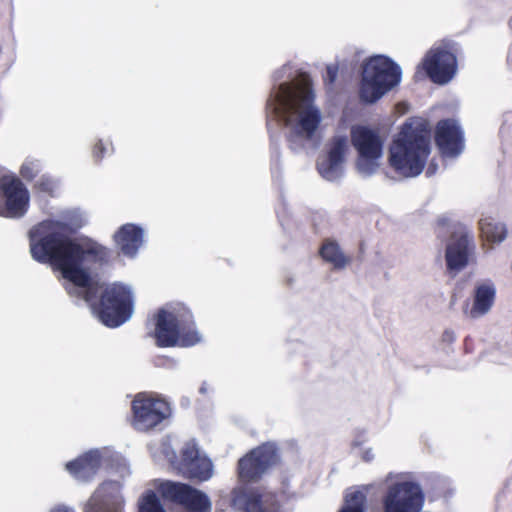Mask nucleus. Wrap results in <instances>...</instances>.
Instances as JSON below:
<instances>
[{
    "mask_svg": "<svg viewBox=\"0 0 512 512\" xmlns=\"http://www.w3.org/2000/svg\"><path fill=\"white\" fill-rule=\"evenodd\" d=\"M68 224L45 220L29 230V245L32 258L42 264L49 263L59 270L64 279L84 288L82 298L90 304L99 320L107 327L116 328L125 323L133 312L131 291L123 284L106 286L96 301L98 287L84 263L105 264L109 260L108 248L87 239L79 242L67 235Z\"/></svg>",
    "mask_w": 512,
    "mask_h": 512,
    "instance_id": "nucleus-1",
    "label": "nucleus"
},
{
    "mask_svg": "<svg viewBox=\"0 0 512 512\" xmlns=\"http://www.w3.org/2000/svg\"><path fill=\"white\" fill-rule=\"evenodd\" d=\"M431 128L426 119L406 120L389 148V165L399 175L410 178L420 175L431 152Z\"/></svg>",
    "mask_w": 512,
    "mask_h": 512,
    "instance_id": "nucleus-2",
    "label": "nucleus"
},
{
    "mask_svg": "<svg viewBox=\"0 0 512 512\" xmlns=\"http://www.w3.org/2000/svg\"><path fill=\"white\" fill-rule=\"evenodd\" d=\"M314 98L313 89L308 83L297 86L282 83L273 99V110L275 114L284 118L287 125L290 123L291 116L298 114V126L310 137L321 121L320 111L313 105Z\"/></svg>",
    "mask_w": 512,
    "mask_h": 512,
    "instance_id": "nucleus-3",
    "label": "nucleus"
},
{
    "mask_svg": "<svg viewBox=\"0 0 512 512\" xmlns=\"http://www.w3.org/2000/svg\"><path fill=\"white\" fill-rule=\"evenodd\" d=\"M154 337L158 347H190L200 342L191 311L184 305L161 308L154 316Z\"/></svg>",
    "mask_w": 512,
    "mask_h": 512,
    "instance_id": "nucleus-4",
    "label": "nucleus"
},
{
    "mask_svg": "<svg viewBox=\"0 0 512 512\" xmlns=\"http://www.w3.org/2000/svg\"><path fill=\"white\" fill-rule=\"evenodd\" d=\"M401 69L392 59L383 55L372 56L362 65L359 99L364 104L377 102L401 81Z\"/></svg>",
    "mask_w": 512,
    "mask_h": 512,
    "instance_id": "nucleus-5",
    "label": "nucleus"
},
{
    "mask_svg": "<svg viewBox=\"0 0 512 512\" xmlns=\"http://www.w3.org/2000/svg\"><path fill=\"white\" fill-rule=\"evenodd\" d=\"M279 462L280 455L277 446L271 442L263 443L238 460L239 481L244 484L257 482Z\"/></svg>",
    "mask_w": 512,
    "mask_h": 512,
    "instance_id": "nucleus-6",
    "label": "nucleus"
},
{
    "mask_svg": "<svg viewBox=\"0 0 512 512\" xmlns=\"http://www.w3.org/2000/svg\"><path fill=\"white\" fill-rule=\"evenodd\" d=\"M158 492L163 500L179 505L187 512H211L212 510L209 497L189 484L167 480L158 486Z\"/></svg>",
    "mask_w": 512,
    "mask_h": 512,
    "instance_id": "nucleus-7",
    "label": "nucleus"
},
{
    "mask_svg": "<svg viewBox=\"0 0 512 512\" xmlns=\"http://www.w3.org/2000/svg\"><path fill=\"white\" fill-rule=\"evenodd\" d=\"M351 143L358 152L359 171L370 175L376 169V160L382 155L383 141L377 131L363 125L351 128Z\"/></svg>",
    "mask_w": 512,
    "mask_h": 512,
    "instance_id": "nucleus-8",
    "label": "nucleus"
},
{
    "mask_svg": "<svg viewBox=\"0 0 512 512\" xmlns=\"http://www.w3.org/2000/svg\"><path fill=\"white\" fill-rule=\"evenodd\" d=\"M132 425L139 431H149L170 415L169 404L158 397L145 393L135 396L131 404Z\"/></svg>",
    "mask_w": 512,
    "mask_h": 512,
    "instance_id": "nucleus-9",
    "label": "nucleus"
},
{
    "mask_svg": "<svg viewBox=\"0 0 512 512\" xmlns=\"http://www.w3.org/2000/svg\"><path fill=\"white\" fill-rule=\"evenodd\" d=\"M29 191L20 178L4 175L0 178V216L21 218L29 208Z\"/></svg>",
    "mask_w": 512,
    "mask_h": 512,
    "instance_id": "nucleus-10",
    "label": "nucleus"
},
{
    "mask_svg": "<svg viewBox=\"0 0 512 512\" xmlns=\"http://www.w3.org/2000/svg\"><path fill=\"white\" fill-rule=\"evenodd\" d=\"M424 502L420 486L411 481L391 485L382 499L383 512H419Z\"/></svg>",
    "mask_w": 512,
    "mask_h": 512,
    "instance_id": "nucleus-11",
    "label": "nucleus"
},
{
    "mask_svg": "<svg viewBox=\"0 0 512 512\" xmlns=\"http://www.w3.org/2000/svg\"><path fill=\"white\" fill-rule=\"evenodd\" d=\"M170 462L179 473L190 480L207 481L213 473L211 460L200 456L197 445L193 441L186 442L180 450V458L174 455Z\"/></svg>",
    "mask_w": 512,
    "mask_h": 512,
    "instance_id": "nucleus-12",
    "label": "nucleus"
},
{
    "mask_svg": "<svg viewBox=\"0 0 512 512\" xmlns=\"http://www.w3.org/2000/svg\"><path fill=\"white\" fill-rule=\"evenodd\" d=\"M475 248L472 232L465 227L455 230L451 234L445 250L447 270L450 272L463 270L474 256Z\"/></svg>",
    "mask_w": 512,
    "mask_h": 512,
    "instance_id": "nucleus-13",
    "label": "nucleus"
},
{
    "mask_svg": "<svg viewBox=\"0 0 512 512\" xmlns=\"http://www.w3.org/2000/svg\"><path fill=\"white\" fill-rule=\"evenodd\" d=\"M231 505L240 512H283L275 492L258 488L234 490Z\"/></svg>",
    "mask_w": 512,
    "mask_h": 512,
    "instance_id": "nucleus-14",
    "label": "nucleus"
},
{
    "mask_svg": "<svg viewBox=\"0 0 512 512\" xmlns=\"http://www.w3.org/2000/svg\"><path fill=\"white\" fill-rule=\"evenodd\" d=\"M422 68L432 82L446 84L456 73L457 59L445 48H431L422 61Z\"/></svg>",
    "mask_w": 512,
    "mask_h": 512,
    "instance_id": "nucleus-15",
    "label": "nucleus"
},
{
    "mask_svg": "<svg viewBox=\"0 0 512 512\" xmlns=\"http://www.w3.org/2000/svg\"><path fill=\"white\" fill-rule=\"evenodd\" d=\"M84 512H124V500L116 482L102 483L91 495Z\"/></svg>",
    "mask_w": 512,
    "mask_h": 512,
    "instance_id": "nucleus-16",
    "label": "nucleus"
},
{
    "mask_svg": "<svg viewBox=\"0 0 512 512\" xmlns=\"http://www.w3.org/2000/svg\"><path fill=\"white\" fill-rule=\"evenodd\" d=\"M435 143L449 155H458L463 148V133L453 119L440 120L435 129Z\"/></svg>",
    "mask_w": 512,
    "mask_h": 512,
    "instance_id": "nucleus-17",
    "label": "nucleus"
},
{
    "mask_svg": "<svg viewBox=\"0 0 512 512\" xmlns=\"http://www.w3.org/2000/svg\"><path fill=\"white\" fill-rule=\"evenodd\" d=\"M347 151V139L345 137H334L326 159L317 162V170L325 179L332 181L341 174V166L345 160Z\"/></svg>",
    "mask_w": 512,
    "mask_h": 512,
    "instance_id": "nucleus-18",
    "label": "nucleus"
},
{
    "mask_svg": "<svg viewBox=\"0 0 512 512\" xmlns=\"http://www.w3.org/2000/svg\"><path fill=\"white\" fill-rule=\"evenodd\" d=\"M143 236L144 232L140 226L126 223L118 228L113 240L123 255L134 257L143 244Z\"/></svg>",
    "mask_w": 512,
    "mask_h": 512,
    "instance_id": "nucleus-19",
    "label": "nucleus"
},
{
    "mask_svg": "<svg viewBox=\"0 0 512 512\" xmlns=\"http://www.w3.org/2000/svg\"><path fill=\"white\" fill-rule=\"evenodd\" d=\"M102 457L97 450H90L78 458L66 463V470L76 479L88 481L101 467Z\"/></svg>",
    "mask_w": 512,
    "mask_h": 512,
    "instance_id": "nucleus-20",
    "label": "nucleus"
},
{
    "mask_svg": "<svg viewBox=\"0 0 512 512\" xmlns=\"http://www.w3.org/2000/svg\"><path fill=\"white\" fill-rule=\"evenodd\" d=\"M496 298V289L493 283L484 282L477 284L473 294V305L470 316L477 318L489 312Z\"/></svg>",
    "mask_w": 512,
    "mask_h": 512,
    "instance_id": "nucleus-21",
    "label": "nucleus"
},
{
    "mask_svg": "<svg viewBox=\"0 0 512 512\" xmlns=\"http://www.w3.org/2000/svg\"><path fill=\"white\" fill-rule=\"evenodd\" d=\"M319 254L324 261L330 263L337 270L345 268L351 262V258L342 252L339 244L330 239H326L322 243Z\"/></svg>",
    "mask_w": 512,
    "mask_h": 512,
    "instance_id": "nucleus-22",
    "label": "nucleus"
},
{
    "mask_svg": "<svg viewBox=\"0 0 512 512\" xmlns=\"http://www.w3.org/2000/svg\"><path fill=\"white\" fill-rule=\"evenodd\" d=\"M479 229L481 237L490 243L502 242L507 235V229L505 225L503 223L497 222L491 216L480 219Z\"/></svg>",
    "mask_w": 512,
    "mask_h": 512,
    "instance_id": "nucleus-23",
    "label": "nucleus"
},
{
    "mask_svg": "<svg viewBox=\"0 0 512 512\" xmlns=\"http://www.w3.org/2000/svg\"><path fill=\"white\" fill-rule=\"evenodd\" d=\"M138 512H166V510L156 493L148 490L138 500Z\"/></svg>",
    "mask_w": 512,
    "mask_h": 512,
    "instance_id": "nucleus-24",
    "label": "nucleus"
},
{
    "mask_svg": "<svg viewBox=\"0 0 512 512\" xmlns=\"http://www.w3.org/2000/svg\"><path fill=\"white\" fill-rule=\"evenodd\" d=\"M365 495L355 491L346 496V506L340 512H364Z\"/></svg>",
    "mask_w": 512,
    "mask_h": 512,
    "instance_id": "nucleus-25",
    "label": "nucleus"
},
{
    "mask_svg": "<svg viewBox=\"0 0 512 512\" xmlns=\"http://www.w3.org/2000/svg\"><path fill=\"white\" fill-rule=\"evenodd\" d=\"M38 193L53 196L56 189L55 180L49 175H42L34 185Z\"/></svg>",
    "mask_w": 512,
    "mask_h": 512,
    "instance_id": "nucleus-26",
    "label": "nucleus"
},
{
    "mask_svg": "<svg viewBox=\"0 0 512 512\" xmlns=\"http://www.w3.org/2000/svg\"><path fill=\"white\" fill-rule=\"evenodd\" d=\"M40 171L41 165L38 160H26L20 168V175L26 181H32Z\"/></svg>",
    "mask_w": 512,
    "mask_h": 512,
    "instance_id": "nucleus-27",
    "label": "nucleus"
},
{
    "mask_svg": "<svg viewBox=\"0 0 512 512\" xmlns=\"http://www.w3.org/2000/svg\"><path fill=\"white\" fill-rule=\"evenodd\" d=\"M339 67L337 64H330L326 67V75L324 82L328 85H333L338 76Z\"/></svg>",
    "mask_w": 512,
    "mask_h": 512,
    "instance_id": "nucleus-28",
    "label": "nucleus"
},
{
    "mask_svg": "<svg viewBox=\"0 0 512 512\" xmlns=\"http://www.w3.org/2000/svg\"><path fill=\"white\" fill-rule=\"evenodd\" d=\"M106 148L101 140L97 141L92 149L93 157L96 161H100L104 154H105Z\"/></svg>",
    "mask_w": 512,
    "mask_h": 512,
    "instance_id": "nucleus-29",
    "label": "nucleus"
},
{
    "mask_svg": "<svg viewBox=\"0 0 512 512\" xmlns=\"http://www.w3.org/2000/svg\"><path fill=\"white\" fill-rule=\"evenodd\" d=\"M51 512H73V511L66 507H57L55 509H52Z\"/></svg>",
    "mask_w": 512,
    "mask_h": 512,
    "instance_id": "nucleus-30",
    "label": "nucleus"
},
{
    "mask_svg": "<svg viewBox=\"0 0 512 512\" xmlns=\"http://www.w3.org/2000/svg\"><path fill=\"white\" fill-rule=\"evenodd\" d=\"M437 223H438V225H439V226H445V225H446V223H447V220H446V219H444V218H442V219H439V220L437 221Z\"/></svg>",
    "mask_w": 512,
    "mask_h": 512,
    "instance_id": "nucleus-31",
    "label": "nucleus"
}]
</instances>
